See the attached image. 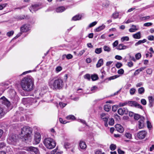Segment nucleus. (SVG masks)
<instances>
[{
    "instance_id": "nucleus-1",
    "label": "nucleus",
    "mask_w": 154,
    "mask_h": 154,
    "mask_svg": "<svg viewBox=\"0 0 154 154\" xmlns=\"http://www.w3.org/2000/svg\"><path fill=\"white\" fill-rule=\"evenodd\" d=\"M21 85L24 90L31 91L33 88V79L30 76H26L22 79Z\"/></svg>"
},
{
    "instance_id": "nucleus-2",
    "label": "nucleus",
    "mask_w": 154,
    "mask_h": 154,
    "mask_svg": "<svg viewBox=\"0 0 154 154\" xmlns=\"http://www.w3.org/2000/svg\"><path fill=\"white\" fill-rule=\"evenodd\" d=\"M32 129L28 126H25L21 128L20 134V138L23 141L30 140L32 136Z\"/></svg>"
},
{
    "instance_id": "nucleus-3",
    "label": "nucleus",
    "mask_w": 154,
    "mask_h": 154,
    "mask_svg": "<svg viewBox=\"0 0 154 154\" xmlns=\"http://www.w3.org/2000/svg\"><path fill=\"white\" fill-rule=\"evenodd\" d=\"M50 88L54 89H60L63 86V81L60 79H51L49 83Z\"/></svg>"
},
{
    "instance_id": "nucleus-4",
    "label": "nucleus",
    "mask_w": 154,
    "mask_h": 154,
    "mask_svg": "<svg viewBox=\"0 0 154 154\" xmlns=\"http://www.w3.org/2000/svg\"><path fill=\"white\" fill-rule=\"evenodd\" d=\"M44 143L46 148L49 149H53L56 146L55 141L50 138H45L44 141Z\"/></svg>"
},
{
    "instance_id": "nucleus-5",
    "label": "nucleus",
    "mask_w": 154,
    "mask_h": 154,
    "mask_svg": "<svg viewBox=\"0 0 154 154\" xmlns=\"http://www.w3.org/2000/svg\"><path fill=\"white\" fill-rule=\"evenodd\" d=\"M7 141L9 144L15 145L17 142V137L14 135H11L8 138Z\"/></svg>"
},
{
    "instance_id": "nucleus-6",
    "label": "nucleus",
    "mask_w": 154,
    "mask_h": 154,
    "mask_svg": "<svg viewBox=\"0 0 154 154\" xmlns=\"http://www.w3.org/2000/svg\"><path fill=\"white\" fill-rule=\"evenodd\" d=\"M138 127L139 129L143 128L145 126V118L143 117H141L138 122Z\"/></svg>"
},
{
    "instance_id": "nucleus-7",
    "label": "nucleus",
    "mask_w": 154,
    "mask_h": 154,
    "mask_svg": "<svg viewBox=\"0 0 154 154\" xmlns=\"http://www.w3.org/2000/svg\"><path fill=\"white\" fill-rule=\"evenodd\" d=\"M147 132L145 131H139L137 135V137L140 139H143L146 136Z\"/></svg>"
},
{
    "instance_id": "nucleus-8",
    "label": "nucleus",
    "mask_w": 154,
    "mask_h": 154,
    "mask_svg": "<svg viewBox=\"0 0 154 154\" xmlns=\"http://www.w3.org/2000/svg\"><path fill=\"white\" fill-rule=\"evenodd\" d=\"M128 104H129L131 106H134L137 108H140L142 109L143 107L142 106L139 104H138L137 102L134 101H131L128 102Z\"/></svg>"
},
{
    "instance_id": "nucleus-9",
    "label": "nucleus",
    "mask_w": 154,
    "mask_h": 154,
    "mask_svg": "<svg viewBox=\"0 0 154 154\" xmlns=\"http://www.w3.org/2000/svg\"><path fill=\"white\" fill-rule=\"evenodd\" d=\"M29 24H25L20 27V30L22 32H26L29 30Z\"/></svg>"
},
{
    "instance_id": "nucleus-10",
    "label": "nucleus",
    "mask_w": 154,
    "mask_h": 154,
    "mask_svg": "<svg viewBox=\"0 0 154 154\" xmlns=\"http://www.w3.org/2000/svg\"><path fill=\"white\" fill-rule=\"evenodd\" d=\"M26 150L31 152H34L35 154H39V152L38 149L32 146H30L26 148Z\"/></svg>"
},
{
    "instance_id": "nucleus-11",
    "label": "nucleus",
    "mask_w": 154,
    "mask_h": 154,
    "mask_svg": "<svg viewBox=\"0 0 154 154\" xmlns=\"http://www.w3.org/2000/svg\"><path fill=\"white\" fill-rule=\"evenodd\" d=\"M0 99L2 100V104L5 105L7 107H9L10 105V102L4 97H1Z\"/></svg>"
},
{
    "instance_id": "nucleus-12",
    "label": "nucleus",
    "mask_w": 154,
    "mask_h": 154,
    "mask_svg": "<svg viewBox=\"0 0 154 154\" xmlns=\"http://www.w3.org/2000/svg\"><path fill=\"white\" fill-rule=\"evenodd\" d=\"M41 140V136L38 133H36L34 136V140L35 141V143L37 144Z\"/></svg>"
},
{
    "instance_id": "nucleus-13",
    "label": "nucleus",
    "mask_w": 154,
    "mask_h": 154,
    "mask_svg": "<svg viewBox=\"0 0 154 154\" xmlns=\"http://www.w3.org/2000/svg\"><path fill=\"white\" fill-rule=\"evenodd\" d=\"M14 18L17 20H19L27 18L28 19V17L27 15H17L15 16Z\"/></svg>"
},
{
    "instance_id": "nucleus-14",
    "label": "nucleus",
    "mask_w": 154,
    "mask_h": 154,
    "mask_svg": "<svg viewBox=\"0 0 154 154\" xmlns=\"http://www.w3.org/2000/svg\"><path fill=\"white\" fill-rule=\"evenodd\" d=\"M148 99L149 102V106L151 107L153 106L154 104V98L152 96H149Z\"/></svg>"
},
{
    "instance_id": "nucleus-15",
    "label": "nucleus",
    "mask_w": 154,
    "mask_h": 154,
    "mask_svg": "<svg viewBox=\"0 0 154 154\" xmlns=\"http://www.w3.org/2000/svg\"><path fill=\"white\" fill-rule=\"evenodd\" d=\"M115 128L116 130L120 133H122L124 129L123 127L119 124H116L115 125Z\"/></svg>"
},
{
    "instance_id": "nucleus-16",
    "label": "nucleus",
    "mask_w": 154,
    "mask_h": 154,
    "mask_svg": "<svg viewBox=\"0 0 154 154\" xmlns=\"http://www.w3.org/2000/svg\"><path fill=\"white\" fill-rule=\"evenodd\" d=\"M128 47L127 46L124 45L123 44H119L117 47L116 48L118 50H124L127 49Z\"/></svg>"
},
{
    "instance_id": "nucleus-17",
    "label": "nucleus",
    "mask_w": 154,
    "mask_h": 154,
    "mask_svg": "<svg viewBox=\"0 0 154 154\" xmlns=\"http://www.w3.org/2000/svg\"><path fill=\"white\" fill-rule=\"evenodd\" d=\"M38 5H32L31 7H30L29 10L32 13V11H37L38 9Z\"/></svg>"
},
{
    "instance_id": "nucleus-18",
    "label": "nucleus",
    "mask_w": 154,
    "mask_h": 154,
    "mask_svg": "<svg viewBox=\"0 0 154 154\" xmlns=\"http://www.w3.org/2000/svg\"><path fill=\"white\" fill-rule=\"evenodd\" d=\"M110 4L109 2L107 0H104L102 3V6L105 8H108Z\"/></svg>"
},
{
    "instance_id": "nucleus-19",
    "label": "nucleus",
    "mask_w": 154,
    "mask_h": 154,
    "mask_svg": "<svg viewBox=\"0 0 154 154\" xmlns=\"http://www.w3.org/2000/svg\"><path fill=\"white\" fill-rule=\"evenodd\" d=\"M79 146L80 148L82 149H85L86 147V145L85 142L81 141L79 144Z\"/></svg>"
},
{
    "instance_id": "nucleus-20",
    "label": "nucleus",
    "mask_w": 154,
    "mask_h": 154,
    "mask_svg": "<svg viewBox=\"0 0 154 154\" xmlns=\"http://www.w3.org/2000/svg\"><path fill=\"white\" fill-rule=\"evenodd\" d=\"M134 38L135 39H140L141 38V34L140 32H138L136 33L133 35Z\"/></svg>"
},
{
    "instance_id": "nucleus-21",
    "label": "nucleus",
    "mask_w": 154,
    "mask_h": 154,
    "mask_svg": "<svg viewBox=\"0 0 154 154\" xmlns=\"http://www.w3.org/2000/svg\"><path fill=\"white\" fill-rule=\"evenodd\" d=\"M65 10V8L63 6H62L57 8L56 9V11L57 12H62Z\"/></svg>"
},
{
    "instance_id": "nucleus-22",
    "label": "nucleus",
    "mask_w": 154,
    "mask_h": 154,
    "mask_svg": "<svg viewBox=\"0 0 154 154\" xmlns=\"http://www.w3.org/2000/svg\"><path fill=\"white\" fill-rule=\"evenodd\" d=\"M103 64V60L102 59H100L98 61L96 64V67L97 68L100 67Z\"/></svg>"
},
{
    "instance_id": "nucleus-23",
    "label": "nucleus",
    "mask_w": 154,
    "mask_h": 154,
    "mask_svg": "<svg viewBox=\"0 0 154 154\" xmlns=\"http://www.w3.org/2000/svg\"><path fill=\"white\" fill-rule=\"evenodd\" d=\"M82 16L80 15H76L74 16L72 19V20L74 21H76L80 20Z\"/></svg>"
},
{
    "instance_id": "nucleus-24",
    "label": "nucleus",
    "mask_w": 154,
    "mask_h": 154,
    "mask_svg": "<svg viewBox=\"0 0 154 154\" xmlns=\"http://www.w3.org/2000/svg\"><path fill=\"white\" fill-rule=\"evenodd\" d=\"M111 108V106L109 104L105 105L104 106V109L107 112H109Z\"/></svg>"
},
{
    "instance_id": "nucleus-25",
    "label": "nucleus",
    "mask_w": 154,
    "mask_h": 154,
    "mask_svg": "<svg viewBox=\"0 0 154 154\" xmlns=\"http://www.w3.org/2000/svg\"><path fill=\"white\" fill-rule=\"evenodd\" d=\"M146 39H143V40H139V41L137 42V43H136L135 44V46H137L138 45H139L140 44H141V43H144L145 42H146Z\"/></svg>"
},
{
    "instance_id": "nucleus-26",
    "label": "nucleus",
    "mask_w": 154,
    "mask_h": 154,
    "mask_svg": "<svg viewBox=\"0 0 154 154\" xmlns=\"http://www.w3.org/2000/svg\"><path fill=\"white\" fill-rule=\"evenodd\" d=\"M145 89L143 87H140L138 89V93L140 94H142L144 92Z\"/></svg>"
},
{
    "instance_id": "nucleus-27",
    "label": "nucleus",
    "mask_w": 154,
    "mask_h": 154,
    "mask_svg": "<svg viewBox=\"0 0 154 154\" xmlns=\"http://www.w3.org/2000/svg\"><path fill=\"white\" fill-rule=\"evenodd\" d=\"M27 100L28 101H29L31 103H35L37 102V100L35 98H31Z\"/></svg>"
},
{
    "instance_id": "nucleus-28",
    "label": "nucleus",
    "mask_w": 154,
    "mask_h": 154,
    "mask_svg": "<svg viewBox=\"0 0 154 154\" xmlns=\"http://www.w3.org/2000/svg\"><path fill=\"white\" fill-rule=\"evenodd\" d=\"M91 78L93 81L96 80L98 79V75L96 74L92 75L91 76Z\"/></svg>"
},
{
    "instance_id": "nucleus-29",
    "label": "nucleus",
    "mask_w": 154,
    "mask_h": 154,
    "mask_svg": "<svg viewBox=\"0 0 154 154\" xmlns=\"http://www.w3.org/2000/svg\"><path fill=\"white\" fill-rule=\"evenodd\" d=\"M126 112V111L124 110V111L122 108H119L118 110V113L119 114L121 115H122L124 112Z\"/></svg>"
},
{
    "instance_id": "nucleus-30",
    "label": "nucleus",
    "mask_w": 154,
    "mask_h": 154,
    "mask_svg": "<svg viewBox=\"0 0 154 154\" xmlns=\"http://www.w3.org/2000/svg\"><path fill=\"white\" fill-rule=\"evenodd\" d=\"M105 27V25H102L101 26H100L97 27V28H96L95 31H96L97 32H99L101 31V30L103 29H104Z\"/></svg>"
},
{
    "instance_id": "nucleus-31",
    "label": "nucleus",
    "mask_w": 154,
    "mask_h": 154,
    "mask_svg": "<svg viewBox=\"0 0 154 154\" xmlns=\"http://www.w3.org/2000/svg\"><path fill=\"white\" fill-rule=\"evenodd\" d=\"M5 113L3 111V109L0 107V118H1L5 115Z\"/></svg>"
},
{
    "instance_id": "nucleus-32",
    "label": "nucleus",
    "mask_w": 154,
    "mask_h": 154,
    "mask_svg": "<svg viewBox=\"0 0 154 154\" xmlns=\"http://www.w3.org/2000/svg\"><path fill=\"white\" fill-rule=\"evenodd\" d=\"M141 117L143 116H140L139 115L137 114H135L134 115V118L135 120H140Z\"/></svg>"
},
{
    "instance_id": "nucleus-33",
    "label": "nucleus",
    "mask_w": 154,
    "mask_h": 154,
    "mask_svg": "<svg viewBox=\"0 0 154 154\" xmlns=\"http://www.w3.org/2000/svg\"><path fill=\"white\" fill-rule=\"evenodd\" d=\"M132 27H134V28H131L129 29V31L130 32H133L137 30L136 28V26L134 25H132Z\"/></svg>"
},
{
    "instance_id": "nucleus-34",
    "label": "nucleus",
    "mask_w": 154,
    "mask_h": 154,
    "mask_svg": "<svg viewBox=\"0 0 154 154\" xmlns=\"http://www.w3.org/2000/svg\"><path fill=\"white\" fill-rule=\"evenodd\" d=\"M125 136L127 138L131 139L132 138V135L129 133H126L125 134Z\"/></svg>"
},
{
    "instance_id": "nucleus-35",
    "label": "nucleus",
    "mask_w": 154,
    "mask_h": 154,
    "mask_svg": "<svg viewBox=\"0 0 154 154\" xmlns=\"http://www.w3.org/2000/svg\"><path fill=\"white\" fill-rule=\"evenodd\" d=\"M103 49L104 51L109 52L110 51V48L108 46L105 45L103 47Z\"/></svg>"
},
{
    "instance_id": "nucleus-36",
    "label": "nucleus",
    "mask_w": 154,
    "mask_h": 154,
    "mask_svg": "<svg viewBox=\"0 0 154 154\" xmlns=\"http://www.w3.org/2000/svg\"><path fill=\"white\" fill-rule=\"evenodd\" d=\"M121 41L123 42L124 41H128L129 40V38L128 36L122 37L121 38Z\"/></svg>"
},
{
    "instance_id": "nucleus-37",
    "label": "nucleus",
    "mask_w": 154,
    "mask_h": 154,
    "mask_svg": "<svg viewBox=\"0 0 154 154\" xmlns=\"http://www.w3.org/2000/svg\"><path fill=\"white\" fill-rule=\"evenodd\" d=\"M136 91V90L134 88H131L130 90V94L131 95H133L135 94Z\"/></svg>"
},
{
    "instance_id": "nucleus-38",
    "label": "nucleus",
    "mask_w": 154,
    "mask_h": 154,
    "mask_svg": "<svg viewBox=\"0 0 154 154\" xmlns=\"http://www.w3.org/2000/svg\"><path fill=\"white\" fill-rule=\"evenodd\" d=\"M116 148V146L113 144H111L110 146V149L111 150H114Z\"/></svg>"
},
{
    "instance_id": "nucleus-39",
    "label": "nucleus",
    "mask_w": 154,
    "mask_h": 154,
    "mask_svg": "<svg viewBox=\"0 0 154 154\" xmlns=\"http://www.w3.org/2000/svg\"><path fill=\"white\" fill-rule=\"evenodd\" d=\"M102 48H97L95 49V52L97 54H99L102 52Z\"/></svg>"
},
{
    "instance_id": "nucleus-40",
    "label": "nucleus",
    "mask_w": 154,
    "mask_h": 154,
    "mask_svg": "<svg viewBox=\"0 0 154 154\" xmlns=\"http://www.w3.org/2000/svg\"><path fill=\"white\" fill-rule=\"evenodd\" d=\"M66 119L68 120L72 119L74 120L75 119V117L72 115H69L66 117Z\"/></svg>"
},
{
    "instance_id": "nucleus-41",
    "label": "nucleus",
    "mask_w": 154,
    "mask_h": 154,
    "mask_svg": "<svg viewBox=\"0 0 154 154\" xmlns=\"http://www.w3.org/2000/svg\"><path fill=\"white\" fill-rule=\"evenodd\" d=\"M118 77V76H117V75H115L112 76H111L108 78V79L109 80H111L114 79Z\"/></svg>"
},
{
    "instance_id": "nucleus-42",
    "label": "nucleus",
    "mask_w": 154,
    "mask_h": 154,
    "mask_svg": "<svg viewBox=\"0 0 154 154\" xmlns=\"http://www.w3.org/2000/svg\"><path fill=\"white\" fill-rule=\"evenodd\" d=\"M128 103V102H124V103H120L119 104V106L120 107L123 106H125Z\"/></svg>"
},
{
    "instance_id": "nucleus-43",
    "label": "nucleus",
    "mask_w": 154,
    "mask_h": 154,
    "mask_svg": "<svg viewBox=\"0 0 154 154\" xmlns=\"http://www.w3.org/2000/svg\"><path fill=\"white\" fill-rule=\"evenodd\" d=\"M84 77L85 79H87L90 80L91 77L90 75L89 74H87L84 75Z\"/></svg>"
},
{
    "instance_id": "nucleus-44",
    "label": "nucleus",
    "mask_w": 154,
    "mask_h": 154,
    "mask_svg": "<svg viewBox=\"0 0 154 154\" xmlns=\"http://www.w3.org/2000/svg\"><path fill=\"white\" fill-rule=\"evenodd\" d=\"M97 23V22L96 21L94 22L91 23L89 25L88 27L89 28H91L92 27L95 25H96Z\"/></svg>"
},
{
    "instance_id": "nucleus-45",
    "label": "nucleus",
    "mask_w": 154,
    "mask_h": 154,
    "mask_svg": "<svg viewBox=\"0 0 154 154\" xmlns=\"http://www.w3.org/2000/svg\"><path fill=\"white\" fill-rule=\"evenodd\" d=\"M14 33V32L13 31H9L7 32V35H8V37H10L11 36H12L13 35Z\"/></svg>"
},
{
    "instance_id": "nucleus-46",
    "label": "nucleus",
    "mask_w": 154,
    "mask_h": 154,
    "mask_svg": "<svg viewBox=\"0 0 154 154\" xmlns=\"http://www.w3.org/2000/svg\"><path fill=\"white\" fill-rule=\"evenodd\" d=\"M7 5V4H3L0 5V10H2L4 8L6 7Z\"/></svg>"
},
{
    "instance_id": "nucleus-47",
    "label": "nucleus",
    "mask_w": 154,
    "mask_h": 154,
    "mask_svg": "<svg viewBox=\"0 0 154 154\" xmlns=\"http://www.w3.org/2000/svg\"><path fill=\"white\" fill-rule=\"evenodd\" d=\"M114 124V119L111 118L110 119L109 121V124L110 125H112Z\"/></svg>"
},
{
    "instance_id": "nucleus-48",
    "label": "nucleus",
    "mask_w": 154,
    "mask_h": 154,
    "mask_svg": "<svg viewBox=\"0 0 154 154\" xmlns=\"http://www.w3.org/2000/svg\"><path fill=\"white\" fill-rule=\"evenodd\" d=\"M141 103L144 105H145L146 104V101L145 99H142L140 101Z\"/></svg>"
},
{
    "instance_id": "nucleus-49",
    "label": "nucleus",
    "mask_w": 154,
    "mask_h": 154,
    "mask_svg": "<svg viewBox=\"0 0 154 154\" xmlns=\"http://www.w3.org/2000/svg\"><path fill=\"white\" fill-rule=\"evenodd\" d=\"M141 57V54L140 53H138L135 55V57L137 59H139Z\"/></svg>"
},
{
    "instance_id": "nucleus-50",
    "label": "nucleus",
    "mask_w": 154,
    "mask_h": 154,
    "mask_svg": "<svg viewBox=\"0 0 154 154\" xmlns=\"http://www.w3.org/2000/svg\"><path fill=\"white\" fill-rule=\"evenodd\" d=\"M70 146V144L68 142H65L64 144V146L66 148H68Z\"/></svg>"
},
{
    "instance_id": "nucleus-51",
    "label": "nucleus",
    "mask_w": 154,
    "mask_h": 154,
    "mask_svg": "<svg viewBox=\"0 0 154 154\" xmlns=\"http://www.w3.org/2000/svg\"><path fill=\"white\" fill-rule=\"evenodd\" d=\"M122 66V63L119 62L117 63L116 65V66L118 68H120Z\"/></svg>"
},
{
    "instance_id": "nucleus-52",
    "label": "nucleus",
    "mask_w": 154,
    "mask_h": 154,
    "mask_svg": "<svg viewBox=\"0 0 154 154\" xmlns=\"http://www.w3.org/2000/svg\"><path fill=\"white\" fill-rule=\"evenodd\" d=\"M62 69V68L60 66H58L56 68V71L57 72L60 71Z\"/></svg>"
},
{
    "instance_id": "nucleus-53",
    "label": "nucleus",
    "mask_w": 154,
    "mask_h": 154,
    "mask_svg": "<svg viewBox=\"0 0 154 154\" xmlns=\"http://www.w3.org/2000/svg\"><path fill=\"white\" fill-rule=\"evenodd\" d=\"M124 70L122 69H119L118 71V73L119 74H122L124 73Z\"/></svg>"
},
{
    "instance_id": "nucleus-54",
    "label": "nucleus",
    "mask_w": 154,
    "mask_h": 154,
    "mask_svg": "<svg viewBox=\"0 0 154 154\" xmlns=\"http://www.w3.org/2000/svg\"><path fill=\"white\" fill-rule=\"evenodd\" d=\"M148 39L150 41H152L154 39V36L152 35H149L147 37Z\"/></svg>"
},
{
    "instance_id": "nucleus-55",
    "label": "nucleus",
    "mask_w": 154,
    "mask_h": 154,
    "mask_svg": "<svg viewBox=\"0 0 154 154\" xmlns=\"http://www.w3.org/2000/svg\"><path fill=\"white\" fill-rule=\"evenodd\" d=\"M97 88L96 86H94L92 87L91 89V91L92 92V93L94 92L95 91V90H96Z\"/></svg>"
},
{
    "instance_id": "nucleus-56",
    "label": "nucleus",
    "mask_w": 154,
    "mask_h": 154,
    "mask_svg": "<svg viewBox=\"0 0 154 154\" xmlns=\"http://www.w3.org/2000/svg\"><path fill=\"white\" fill-rule=\"evenodd\" d=\"M59 121L61 123L63 124H65L67 122L66 121H63L62 118H59Z\"/></svg>"
},
{
    "instance_id": "nucleus-57",
    "label": "nucleus",
    "mask_w": 154,
    "mask_h": 154,
    "mask_svg": "<svg viewBox=\"0 0 154 154\" xmlns=\"http://www.w3.org/2000/svg\"><path fill=\"white\" fill-rule=\"evenodd\" d=\"M72 55L70 54H68L66 56V58L68 59H70L72 58Z\"/></svg>"
},
{
    "instance_id": "nucleus-58",
    "label": "nucleus",
    "mask_w": 154,
    "mask_h": 154,
    "mask_svg": "<svg viewBox=\"0 0 154 154\" xmlns=\"http://www.w3.org/2000/svg\"><path fill=\"white\" fill-rule=\"evenodd\" d=\"M117 109V106L116 105H114L112 106V109L114 112L116 111Z\"/></svg>"
},
{
    "instance_id": "nucleus-59",
    "label": "nucleus",
    "mask_w": 154,
    "mask_h": 154,
    "mask_svg": "<svg viewBox=\"0 0 154 154\" xmlns=\"http://www.w3.org/2000/svg\"><path fill=\"white\" fill-rule=\"evenodd\" d=\"M119 16V14L118 13H114L112 14V17L114 18H116Z\"/></svg>"
},
{
    "instance_id": "nucleus-60",
    "label": "nucleus",
    "mask_w": 154,
    "mask_h": 154,
    "mask_svg": "<svg viewBox=\"0 0 154 154\" xmlns=\"http://www.w3.org/2000/svg\"><path fill=\"white\" fill-rule=\"evenodd\" d=\"M152 23H147L144 24V26H151Z\"/></svg>"
},
{
    "instance_id": "nucleus-61",
    "label": "nucleus",
    "mask_w": 154,
    "mask_h": 154,
    "mask_svg": "<svg viewBox=\"0 0 154 154\" xmlns=\"http://www.w3.org/2000/svg\"><path fill=\"white\" fill-rule=\"evenodd\" d=\"M118 44V42L117 40L116 41L112 44L113 46L114 47H116Z\"/></svg>"
},
{
    "instance_id": "nucleus-62",
    "label": "nucleus",
    "mask_w": 154,
    "mask_h": 154,
    "mask_svg": "<svg viewBox=\"0 0 154 154\" xmlns=\"http://www.w3.org/2000/svg\"><path fill=\"white\" fill-rule=\"evenodd\" d=\"M59 104L60 106L62 108L65 107L66 105V104L63 103L62 102H60Z\"/></svg>"
},
{
    "instance_id": "nucleus-63",
    "label": "nucleus",
    "mask_w": 154,
    "mask_h": 154,
    "mask_svg": "<svg viewBox=\"0 0 154 154\" xmlns=\"http://www.w3.org/2000/svg\"><path fill=\"white\" fill-rule=\"evenodd\" d=\"M5 146V144L4 143L2 142L0 143V149L2 148Z\"/></svg>"
},
{
    "instance_id": "nucleus-64",
    "label": "nucleus",
    "mask_w": 154,
    "mask_h": 154,
    "mask_svg": "<svg viewBox=\"0 0 154 154\" xmlns=\"http://www.w3.org/2000/svg\"><path fill=\"white\" fill-rule=\"evenodd\" d=\"M118 152L119 154H124V152L120 149L118 150Z\"/></svg>"
}]
</instances>
